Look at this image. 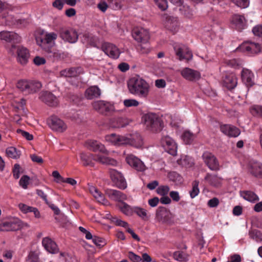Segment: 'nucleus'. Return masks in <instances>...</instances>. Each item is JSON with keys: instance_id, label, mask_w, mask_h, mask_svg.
<instances>
[{"instance_id": "obj_1", "label": "nucleus", "mask_w": 262, "mask_h": 262, "mask_svg": "<svg viewBox=\"0 0 262 262\" xmlns=\"http://www.w3.org/2000/svg\"><path fill=\"white\" fill-rule=\"evenodd\" d=\"M129 92L140 97H145L149 92L148 84L141 78L133 77L127 83Z\"/></svg>"}, {"instance_id": "obj_2", "label": "nucleus", "mask_w": 262, "mask_h": 262, "mask_svg": "<svg viewBox=\"0 0 262 262\" xmlns=\"http://www.w3.org/2000/svg\"><path fill=\"white\" fill-rule=\"evenodd\" d=\"M80 157L82 163V165L84 166H94V161H98L102 164L113 166L116 165L117 164V161L115 159L104 156H99L90 153L86 154L82 152L80 155Z\"/></svg>"}, {"instance_id": "obj_3", "label": "nucleus", "mask_w": 262, "mask_h": 262, "mask_svg": "<svg viewBox=\"0 0 262 262\" xmlns=\"http://www.w3.org/2000/svg\"><path fill=\"white\" fill-rule=\"evenodd\" d=\"M142 120L146 126V128L152 133L160 132L162 129V121L156 114H145L142 117Z\"/></svg>"}, {"instance_id": "obj_4", "label": "nucleus", "mask_w": 262, "mask_h": 262, "mask_svg": "<svg viewBox=\"0 0 262 262\" xmlns=\"http://www.w3.org/2000/svg\"><path fill=\"white\" fill-rule=\"evenodd\" d=\"M16 87L26 94H31L39 91L42 87V84L38 81L21 79L18 81Z\"/></svg>"}, {"instance_id": "obj_5", "label": "nucleus", "mask_w": 262, "mask_h": 262, "mask_svg": "<svg viewBox=\"0 0 262 262\" xmlns=\"http://www.w3.org/2000/svg\"><path fill=\"white\" fill-rule=\"evenodd\" d=\"M92 106L98 113L104 116H107L115 111L114 105L104 100L95 101L92 103Z\"/></svg>"}, {"instance_id": "obj_6", "label": "nucleus", "mask_w": 262, "mask_h": 262, "mask_svg": "<svg viewBox=\"0 0 262 262\" xmlns=\"http://www.w3.org/2000/svg\"><path fill=\"white\" fill-rule=\"evenodd\" d=\"M172 214L164 207H159L156 212V221L162 224H170L171 223Z\"/></svg>"}, {"instance_id": "obj_7", "label": "nucleus", "mask_w": 262, "mask_h": 262, "mask_svg": "<svg viewBox=\"0 0 262 262\" xmlns=\"http://www.w3.org/2000/svg\"><path fill=\"white\" fill-rule=\"evenodd\" d=\"M202 158L204 162L210 170L213 171L219 170V162L213 154L209 151H205L202 155Z\"/></svg>"}, {"instance_id": "obj_8", "label": "nucleus", "mask_w": 262, "mask_h": 262, "mask_svg": "<svg viewBox=\"0 0 262 262\" xmlns=\"http://www.w3.org/2000/svg\"><path fill=\"white\" fill-rule=\"evenodd\" d=\"M60 37L65 41L71 43L76 42L78 38L76 31L73 29L62 28L60 30Z\"/></svg>"}, {"instance_id": "obj_9", "label": "nucleus", "mask_w": 262, "mask_h": 262, "mask_svg": "<svg viewBox=\"0 0 262 262\" xmlns=\"http://www.w3.org/2000/svg\"><path fill=\"white\" fill-rule=\"evenodd\" d=\"M110 174L112 181L116 187L121 189L126 188V181L121 173L115 169H111L110 170Z\"/></svg>"}, {"instance_id": "obj_10", "label": "nucleus", "mask_w": 262, "mask_h": 262, "mask_svg": "<svg viewBox=\"0 0 262 262\" xmlns=\"http://www.w3.org/2000/svg\"><path fill=\"white\" fill-rule=\"evenodd\" d=\"M49 127L53 130L63 132L67 129V125L64 122L55 116H52L47 120Z\"/></svg>"}, {"instance_id": "obj_11", "label": "nucleus", "mask_w": 262, "mask_h": 262, "mask_svg": "<svg viewBox=\"0 0 262 262\" xmlns=\"http://www.w3.org/2000/svg\"><path fill=\"white\" fill-rule=\"evenodd\" d=\"M176 55L180 60H189L192 58V53L189 49L184 45H177L174 47Z\"/></svg>"}, {"instance_id": "obj_12", "label": "nucleus", "mask_w": 262, "mask_h": 262, "mask_svg": "<svg viewBox=\"0 0 262 262\" xmlns=\"http://www.w3.org/2000/svg\"><path fill=\"white\" fill-rule=\"evenodd\" d=\"M39 99L50 106H56L58 104L57 98L48 91H41L39 94Z\"/></svg>"}, {"instance_id": "obj_13", "label": "nucleus", "mask_w": 262, "mask_h": 262, "mask_svg": "<svg viewBox=\"0 0 262 262\" xmlns=\"http://www.w3.org/2000/svg\"><path fill=\"white\" fill-rule=\"evenodd\" d=\"M161 144L168 153L172 156L176 155L177 146L173 140L170 137L168 136L163 137L161 139Z\"/></svg>"}, {"instance_id": "obj_14", "label": "nucleus", "mask_w": 262, "mask_h": 262, "mask_svg": "<svg viewBox=\"0 0 262 262\" xmlns=\"http://www.w3.org/2000/svg\"><path fill=\"white\" fill-rule=\"evenodd\" d=\"M260 50L261 47L259 43L249 41L243 43L236 49V51L252 54L258 53Z\"/></svg>"}, {"instance_id": "obj_15", "label": "nucleus", "mask_w": 262, "mask_h": 262, "mask_svg": "<svg viewBox=\"0 0 262 262\" xmlns=\"http://www.w3.org/2000/svg\"><path fill=\"white\" fill-rule=\"evenodd\" d=\"M125 160L128 164L138 171H143L146 169L143 162L133 155H127Z\"/></svg>"}, {"instance_id": "obj_16", "label": "nucleus", "mask_w": 262, "mask_h": 262, "mask_svg": "<svg viewBox=\"0 0 262 262\" xmlns=\"http://www.w3.org/2000/svg\"><path fill=\"white\" fill-rule=\"evenodd\" d=\"M132 35L133 38L140 43L148 42L149 39V32L143 28L135 29Z\"/></svg>"}, {"instance_id": "obj_17", "label": "nucleus", "mask_w": 262, "mask_h": 262, "mask_svg": "<svg viewBox=\"0 0 262 262\" xmlns=\"http://www.w3.org/2000/svg\"><path fill=\"white\" fill-rule=\"evenodd\" d=\"M102 48L106 54L113 58L117 59L120 55L119 49L113 44L105 42L102 45Z\"/></svg>"}, {"instance_id": "obj_18", "label": "nucleus", "mask_w": 262, "mask_h": 262, "mask_svg": "<svg viewBox=\"0 0 262 262\" xmlns=\"http://www.w3.org/2000/svg\"><path fill=\"white\" fill-rule=\"evenodd\" d=\"M85 146L88 149L94 152L99 151L106 155L108 154L104 145L97 141L89 140L85 142Z\"/></svg>"}, {"instance_id": "obj_19", "label": "nucleus", "mask_w": 262, "mask_h": 262, "mask_svg": "<svg viewBox=\"0 0 262 262\" xmlns=\"http://www.w3.org/2000/svg\"><path fill=\"white\" fill-rule=\"evenodd\" d=\"M0 39L7 42L18 43L21 40L20 37L13 32L3 31L0 32Z\"/></svg>"}, {"instance_id": "obj_20", "label": "nucleus", "mask_w": 262, "mask_h": 262, "mask_svg": "<svg viewBox=\"0 0 262 262\" xmlns=\"http://www.w3.org/2000/svg\"><path fill=\"white\" fill-rule=\"evenodd\" d=\"M181 73L185 79L189 81L197 80L201 77V74L199 72L188 68L183 69Z\"/></svg>"}, {"instance_id": "obj_21", "label": "nucleus", "mask_w": 262, "mask_h": 262, "mask_svg": "<svg viewBox=\"0 0 262 262\" xmlns=\"http://www.w3.org/2000/svg\"><path fill=\"white\" fill-rule=\"evenodd\" d=\"M105 193L111 199L121 202V203L127 199L126 195L119 190L106 189L105 191Z\"/></svg>"}, {"instance_id": "obj_22", "label": "nucleus", "mask_w": 262, "mask_h": 262, "mask_svg": "<svg viewBox=\"0 0 262 262\" xmlns=\"http://www.w3.org/2000/svg\"><path fill=\"white\" fill-rule=\"evenodd\" d=\"M17 61L22 65L27 64L30 57L29 50L23 47H18L17 49Z\"/></svg>"}, {"instance_id": "obj_23", "label": "nucleus", "mask_w": 262, "mask_h": 262, "mask_svg": "<svg viewBox=\"0 0 262 262\" xmlns=\"http://www.w3.org/2000/svg\"><path fill=\"white\" fill-rule=\"evenodd\" d=\"M220 129L223 134L230 137H236L241 133L240 130L237 127L231 125H221Z\"/></svg>"}, {"instance_id": "obj_24", "label": "nucleus", "mask_w": 262, "mask_h": 262, "mask_svg": "<svg viewBox=\"0 0 262 262\" xmlns=\"http://www.w3.org/2000/svg\"><path fill=\"white\" fill-rule=\"evenodd\" d=\"M2 227L7 231H14L20 229L23 225L20 221H6L2 223Z\"/></svg>"}, {"instance_id": "obj_25", "label": "nucleus", "mask_w": 262, "mask_h": 262, "mask_svg": "<svg viewBox=\"0 0 262 262\" xmlns=\"http://www.w3.org/2000/svg\"><path fill=\"white\" fill-rule=\"evenodd\" d=\"M223 85L229 90L233 89L237 85V78L234 74L231 73L223 77Z\"/></svg>"}, {"instance_id": "obj_26", "label": "nucleus", "mask_w": 262, "mask_h": 262, "mask_svg": "<svg viewBox=\"0 0 262 262\" xmlns=\"http://www.w3.org/2000/svg\"><path fill=\"white\" fill-rule=\"evenodd\" d=\"M42 244L45 249L51 253H56L58 251L56 244L51 238L46 237L42 239Z\"/></svg>"}, {"instance_id": "obj_27", "label": "nucleus", "mask_w": 262, "mask_h": 262, "mask_svg": "<svg viewBox=\"0 0 262 262\" xmlns=\"http://www.w3.org/2000/svg\"><path fill=\"white\" fill-rule=\"evenodd\" d=\"M82 73V70L80 67H73L66 69L60 71L61 76L66 77H75L79 76Z\"/></svg>"}, {"instance_id": "obj_28", "label": "nucleus", "mask_w": 262, "mask_h": 262, "mask_svg": "<svg viewBox=\"0 0 262 262\" xmlns=\"http://www.w3.org/2000/svg\"><path fill=\"white\" fill-rule=\"evenodd\" d=\"M101 90L97 86H91L88 88L85 91L84 95L88 99H93L100 97Z\"/></svg>"}, {"instance_id": "obj_29", "label": "nucleus", "mask_w": 262, "mask_h": 262, "mask_svg": "<svg viewBox=\"0 0 262 262\" xmlns=\"http://www.w3.org/2000/svg\"><path fill=\"white\" fill-rule=\"evenodd\" d=\"M165 26L173 34L175 33L178 30V22L177 18L171 16L166 17Z\"/></svg>"}, {"instance_id": "obj_30", "label": "nucleus", "mask_w": 262, "mask_h": 262, "mask_svg": "<svg viewBox=\"0 0 262 262\" xmlns=\"http://www.w3.org/2000/svg\"><path fill=\"white\" fill-rule=\"evenodd\" d=\"M232 22L236 29L241 31L244 29L246 25V20L244 16L235 14L232 16Z\"/></svg>"}, {"instance_id": "obj_31", "label": "nucleus", "mask_w": 262, "mask_h": 262, "mask_svg": "<svg viewBox=\"0 0 262 262\" xmlns=\"http://www.w3.org/2000/svg\"><path fill=\"white\" fill-rule=\"evenodd\" d=\"M57 35L56 33L54 32L47 33L45 35L43 38L41 39V44L40 46L42 47L43 49L46 50L48 52H52L51 49L50 48L46 49L45 47H43L46 44L50 43L52 41L55 40L57 38Z\"/></svg>"}, {"instance_id": "obj_32", "label": "nucleus", "mask_w": 262, "mask_h": 262, "mask_svg": "<svg viewBox=\"0 0 262 262\" xmlns=\"http://www.w3.org/2000/svg\"><path fill=\"white\" fill-rule=\"evenodd\" d=\"M241 76L243 81L247 86H252L253 84V75L250 70L244 69L242 71Z\"/></svg>"}, {"instance_id": "obj_33", "label": "nucleus", "mask_w": 262, "mask_h": 262, "mask_svg": "<svg viewBox=\"0 0 262 262\" xmlns=\"http://www.w3.org/2000/svg\"><path fill=\"white\" fill-rule=\"evenodd\" d=\"M249 171L255 177H262V165L259 163H252L249 168Z\"/></svg>"}, {"instance_id": "obj_34", "label": "nucleus", "mask_w": 262, "mask_h": 262, "mask_svg": "<svg viewBox=\"0 0 262 262\" xmlns=\"http://www.w3.org/2000/svg\"><path fill=\"white\" fill-rule=\"evenodd\" d=\"M240 194L244 199L251 202L254 203L259 200L258 196L251 191H242Z\"/></svg>"}, {"instance_id": "obj_35", "label": "nucleus", "mask_w": 262, "mask_h": 262, "mask_svg": "<svg viewBox=\"0 0 262 262\" xmlns=\"http://www.w3.org/2000/svg\"><path fill=\"white\" fill-rule=\"evenodd\" d=\"M129 145L136 148L141 147L143 145V141L139 134H136L129 138Z\"/></svg>"}, {"instance_id": "obj_36", "label": "nucleus", "mask_w": 262, "mask_h": 262, "mask_svg": "<svg viewBox=\"0 0 262 262\" xmlns=\"http://www.w3.org/2000/svg\"><path fill=\"white\" fill-rule=\"evenodd\" d=\"M205 180L211 185L214 187H217L221 185V180L216 175H211L209 173H207L205 177Z\"/></svg>"}, {"instance_id": "obj_37", "label": "nucleus", "mask_w": 262, "mask_h": 262, "mask_svg": "<svg viewBox=\"0 0 262 262\" xmlns=\"http://www.w3.org/2000/svg\"><path fill=\"white\" fill-rule=\"evenodd\" d=\"M6 153L8 157L14 159H18L20 156V151L12 146L8 147L6 150Z\"/></svg>"}, {"instance_id": "obj_38", "label": "nucleus", "mask_w": 262, "mask_h": 262, "mask_svg": "<svg viewBox=\"0 0 262 262\" xmlns=\"http://www.w3.org/2000/svg\"><path fill=\"white\" fill-rule=\"evenodd\" d=\"M119 208L122 212L126 215L131 216L134 213V208H132L124 202L119 205Z\"/></svg>"}, {"instance_id": "obj_39", "label": "nucleus", "mask_w": 262, "mask_h": 262, "mask_svg": "<svg viewBox=\"0 0 262 262\" xmlns=\"http://www.w3.org/2000/svg\"><path fill=\"white\" fill-rule=\"evenodd\" d=\"M85 41L91 47H96L98 42V38L92 34H85L83 36Z\"/></svg>"}, {"instance_id": "obj_40", "label": "nucleus", "mask_w": 262, "mask_h": 262, "mask_svg": "<svg viewBox=\"0 0 262 262\" xmlns=\"http://www.w3.org/2000/svg\"><path fill=\"white\" fill-rule=\"evenodd\" d=\"M196 136L189 130H185L182 135V139L186 144H191Z\"/></svg>"}, {"instance_id": "obj_41", "label": "nucleus", "mask_w": 262, "mask_h": 262, "mask_svg": "<svg viewBox=\"0 0 262 262\" xmlns=\"http://www.w3.org/2000/svg\"><path fill=\"white\" fill-rule=\"evenodd\" d=\"M134 212L143 221H147L148 220L149 217L148 216L147 211L144 208L139 207H134Z\"/></svg>"}, {"instance_id": "obj_42", "label": "nucleus", "mask_w": 262, "mask_h": 262, "mask_svg": "<svg viewBox=\"0 0 262 262\" xmlns=\"http://www.w3.org/2000/svg\"><path fill=\"white\" fill-rule=\"evenodd\" d=\"M199 184V182L197 180H195L192 182V188L189 192L190 196L192 199H193L196 196H197L200 192Z\"/></svg>"}, {"instance_id": "obj_43", "label": "nucleus", "mask_w": 262, "mask_h": 262, "mask_svg": "<svg viewBox=\"0 0 262 262\" xmlns=\"http://www.w3.org/2000/svg\"><path fill=\"white\" fill-rule=\"evenodd\" d=\"M173 258L175 260L180 261H186L188 259L187 254L180 251L173 253Z\"/></svg>"}, {"instance_id": "obj_44", "label": "nucleus", "mask_w": 262, "mask_h": 262, "mask_svg": "<svg viewBox=\"0 0 262 262\" xmlns=\"http://www.w3.org/2000/svg\"><path fill=\"white\" fill-rule=\"evenodd\" d=\"M92 239L94 244L99 248H101L106 244L105 239L102 237L93 236V238Z\"/></svg>"}, {"instance_id": "obj_45", "label": "nucleus", "mask_w": 262, "mask_h": 262, "mask_svg": "<svg viewBox=\"0 0 262 262\" xmlns=\"http://www.w3.org/2000/svg\"><path fill=\"white\" fill-rule=\"evenodd\" d=\"M149 46L148 42H141L138 46V50L142 54H147L149 52Z\"/></svg>"}, {"instance_id": "obj_46", "label": "nucleus", "mask_w": 262, "mask_h": 262, "mask_svg": "<svg viewBox=\"0 0 262 262\" xmlns=\"http://www.w3.org/2000/svg\"><path fill=\"white\" fill-rule=\"evenodd\" d=\"M231 1L241 8H247L249 5V0H231Z\"/></svg>"}, {"instance_id": "obj_47", "label": "nucleus", "mask_w": 262, "mask_h": 262, "mask_svg": "<svg viewBox=\"0 0 262 262\" xmlns=\"http://www.w3.org/2000/svg\"><path fill=\"white\" fill-rule=\"evenodd\" d=\"M170 188L167 185H162L159 186L156 190L157 193L160 195H166L169 191Z\"/></svg>"}, {"instance_id": "obj_48", "label": "nucleus", "mask_w": 262, "mask_h": 262, "mask_svg": "<svg viewBox=\"0 0 262 262\" xmlns=\"http://www.w3.org/2000/svg\"><path fill=\"white\" fill-rule=\"evenodd\" d=\"M105 139L106 141L110 142L115 145H118L119 135H117L115 134H112L106 136Z\"/></svg>"}, {"instance_id": "obj_49", "label": "nucleus", "mask_w": 262, "mask_h": 262, "mask_svg": "<svg viewBox=\"0 0 262 262\" xmlns=\"http://www.w3.org/2000/svg\"><path fill=\"white\" fill-rule=\"evenodd\" d=\"M250 112L254 116H262V106L254 105L251 108Z\"/></svg>"}, {"instance_id": "obj_50", "label": "nucleus", "mask_w": 262, "mask_h": 262, "mask_svg": "<svg viewBox=\"0 0 262 262\" xmlns=\"http://www.w3.org/2000/svg\"><path fill=\"white\" fill-rule=\"evenodd\" d=\"M93 195L98 202L103 204H105L107 203V201L103 194L98 190Z\"/></svg>"}, {"instance_id": "obj_51", "label": "nucleus", "mask_w": 262, "mask_h": 262, "mask_svg": "<svg viewBox=\"0 0 262 262\" xmlns=\"http://www.w3.org/2000/svg\"><path fill=\"white\" fill-rule=\"evenodd\" d=\"M156 4L162 11L165 10L167 7V2L166 0H154Z\"/></svg>"}, {"instance_id": "obj_52", "label": "nucleus", "mask_w": 262, "mask_h": 262, "mask_svg": "<svg viewBox=\"0 0 262 262\" xmlns=\"http://www.w3.org/2000/svg\"><path fill=\"white\" fill-rule=\"evenodd\" d=\"M111 221L112 222L115 223L117 226L123 227L126 229L128 227V224L127 222L119 220L116 217H112Z\"/></svg>"}, {"instance_id": "obj_53", "label": "nucleus", "mask_w": 262, "mask_h": 262, "mask_svg": "<svg viewBox=\"0 0 262 262\" xmlns=\"http://www.w3.org/2000/svg\"><path fill=\"white\" fill-rule=\"evenodd\" d=\"M128 257L133 262H143L142 259L140 256L131 251L128 252Z\"/></svg>"}, {"instance_id": "obj_54", "label": "nucleus", "mask_w": 262, "mask_h": 262, "mask_svg": "<svg viewBox=\"0 0 262 262\" xmlns=\"http://www.w3.org/2000/svg\"><path fill=\"white\" fill-rule=\"evenodd\" d=\"M124 105L127 107L137 106L139 103L135 99H125L123 101Z\"/></svg>"}, {"instance_id": "obj_55", "label": "nucleus", "mask_w": 262, "mask_h": 262, "mask_svg": "<svg viewBox=\"0 0 262 262\" xmlns=\"http://www.w3.org/2000/svg\"><path fill=\"white\" fill-rule=\"evenodd\" d=\"M30 180L29 177L25 175L23 176L19 180V184L24 189H26L29 184V181Z\"/></svg>"}, {"instance_id": "obj_56", "label": "nucleus", "mask_w": 262, "mask_h": 262, "mask_svg": "<svg viewBox=\"0 0 262 262\" xmlns=\"http://www.w3.org/2000/svg\"><path fill=\"white\" fill-rule=\"evenodd\" d=\"M16 132L17 133L20 134L21 136L29 141H31L33 139L32 135L30 134L28 132L24 131L21 129H17Z\"/></svg>"}, {"instance_id": "obj_57", "label": "nucleus", "mask_w": 262, "mask_h": 262, "mask_svg": "<svg viewBox=\"0 0 262 262\" xmlns=\"http://www.w3.org/2000/svg\"><path fill=\"white\" fill-rule=\"evenodd\" d=\"M38 259V255L35 252L31 251L29 254L27 262H37Z\"/></svg>"}, {"instance_id": "obj_58", "label": "nucleus", "mask_w": 262, "mask_h": 262, "mask_svg": "<svg viewBox=\"0 0 262 262\" xmlns=\"http://www.w3.org/2000/svg\"><path fill=\"white\" fill-rule=\"evenodd\" d=\"M118 145L128 144L129 142V138L123 136L119 135V139H118Z\"/></svg>"}, {"instance_id": "obj_59", "label": "nucleus", "mask_w": 262, "mask_h": 262, "mask_svg": "<svg viewBox=\"0 0 262 262\" xmlns=\"http://www.w3.org/2000/svg\"><path fill=\"white\" fill-rule=\"evenodd\" d=\"M219 203V200L217 198L214 197L208 201L207 205L209 207L214 208L217 207Z\"/></svg>"}, {"instance_id": "obj_60", "label": "nucleus", "mask_w": 262, "mask_h": 262, "mask_svg": "<svg viewBox=\"0 0 262 262\" xmlns=\"http://www.w3.org/2000/svg\"><path fill=\"white\" fill-rule=\"evenodd\" d=\"M252 32L255 35L262 36V25H257L252 29Z\"/></svg>"}, {"instance_id": "obj_61", "label": "nucleus", "mask_w": 262, "mask_h": 262, "mask_svg": "<svg viewBox=\"0 0 262 262\" xmlns=\"http://www.w3.org/2000/svg\"><path fill=\"white\" fill-rule=\"evenodd\" d=\"M20 166L18 164H15L13 169V176L17 179L19 177Z\"/></svg>"}, {"instance_id": "obj_62", "label": "nucleus", "mask_w": 262, "mask_h": 262, "mask_svg": "<svg viewBox=\"0 0 262 262\" xmlns=\"http://www.w3.org/2000/svg\"><path fill=\"white\" fill-rule=\"evenodd\" d=\"M230 262H241L242 261V257L239 254H234L231 255L229 257Z\"/></svg>"}, {"instance_id": "obj_63", "label": "nucleus", "mask_w": 262, "mask_h": 262, "mask_svg": "<svg viewBox=\"0 0 262 262\" xmlns=\"http://www.w3.org/2000/svg\"><path fill=\"white\" fill-rule=\"evenodd\" d=\"M30 158L32 161L38 164H42L43 162V160L41 157L38 156L36 154L30 155Z\"/></svg>"}, {"instance_id": "obj_64", "label": "nucleus", "mask_w": 262, "mask_h": 262, "mask_svg": "<svg viewBox=\"0 0 262 262\" xmlns=\"http://www.w3.org/2000/svg\"><path fill=\"white\" fill-rule=\"evenodd\" d=\"M64 2L63 0H55L53 3V6L57 9L60 10L62 9L63 6Z\"/></svg>"}]
</instances>
